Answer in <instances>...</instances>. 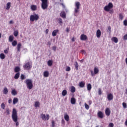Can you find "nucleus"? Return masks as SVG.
<instances>
[{"label": "nucleus", "mask_w": 127, "mask_h": 127, "mask_svg": "<svg viewBox=\"0 0 127 127\" xmlns=\"http://www.w3.org/2000/svg\"><path fill=\"white\" fill-rule=\"evenodd\" d=\"M18 103V99L17 98H14L13 99V105H15Z\"/></svg>", "instance_id": "nucleus-18"}, {"label": "nucleus", "mask_w": 127, "mask_h": 127, "mask_svg": "<svg viewBox=\"0 0 127 127\" xmlns=\"http://www.w3.org/2000/svg\"><path fill=\"white\" fill-rule=\"evenodd\" d=\"M53 64V61L52 60H49L48 62V66H51Z\"/></svg>", "instance_id": "nucleus-30"}, {"label": "nucleus", "mask_w": 127, "mask_h": 127, "mask_svg": "<svg viewBox=\"0 0 127 127\" xmlns=\"http://www.w3.org/2000/svg\"><path fill=\"white\" fill-rule=\"evenodd\" d=\"M49 76V72L48 71H45L44 72V77L47 78Z\"/></svg>", "instance_id": "nucleus-19"}, {"label": "nucleus", "mask_w": 127, "mask_h": 127, "mask_svg": "<svg viewBox=\"0 0 127 127\" xmlns=\"http://www.w3.org/2000/svg\"><path fill=\"white\" fill-rule=\"evenodd\" d=\"M32 67V64L29 62L26 63L23 65V68L24 70H30V69H31Z\"/></svg>", "instance_id": "nucleus-7"}, {"label": "nucleus", "mask_w": 127, "mask_h": 127, "mask_svg": "<svg viewBox=\"0 0 127 127\" xmlns=\"http://www.w3.org/2000/svg\"><path fill=\"white\" fill-rule=\"evenodd\" d=\"M19 71H20V68L19 66H16L14 69V72L16 73H19Z\"/></svg>", "instance_id": "nucleus-23"}, {"label": "nucleus", "mask_w": 127, "mask_h": 127, "mask_svg": "<svg viewBox=\"0 0 127 127\" xmlns=\"http://www.w3.org/2000/svg\"><path fill=\"white\" fill-rule=\"evenodd\" d=\"M0 59H4L5 58V56L4 54L1 53L0 54Z\"/></svg>", "instance_id": "nucleus-37"}, {"label": "nucleus", "mask_w": 127, "mask_h": 127, "mask_svg": "<svg viewBox=\"0 0 127 127\" xmlns=\"http://www.w3.org/2000/svg\"><path fill=\"white\" fill-rule=\"evenodd\" d=\"M31 9H32L33 11L36 10V9H37V6H36V5H31Z\"/></svg>", "instance_id": "nucleus-24"}, {"label": "nucleus", "mask_w": 127, "mask_h": 127, "mask_svg": "<svg viewBox=\"0 0 127 127\" xmlns=\"http://www.w3.org/2000/svg\"><path fill=\"white\" fill-rule=\"evenodd\" d=\"M71 70V68L69 66H67L66 68L65 71H66V72H68L69 71H70Z\"/></svg>", "instance_id": "nucleus-47"}, {"label": "nucleus", "mask_w": 127, "mask_h": 127, "mask_svg": "<svg viewBox=\"0 0 127 127\" xmlns=\"http://www.w3.org/2000/svg\"><path fill=\"white\" fill-rule=\"evenodd\" d=\"M70 102L72 105H75V104H76V99L73 97L71 98L70 99Z\"/></svg>", "instance_id": "nucleus-21"}, {"label": "nucleus", "mask_w": 127, "mask_h": 127, "mask_svg": "<svg viewBox=\"0 0 127 127\" xmlns=\"http://www.w3.org/2000/svg\"><path fill=\"white\" fill-rule=\"evenodd\" d=\"M119 18L121 19V20H123L124 19V15L122 13L119 14Z\"/></svg>", "instance_id": "nucleus-39"}, {"label": "nucleus", "mask_w": 127, "mask_h": 127, "mask_svg": "<svg viewBox=\"0 0 127 127\" xmlns=\"http://www.w3.org/2000/svg\"><path fill=\"white\" fill-rule=\"evenodd\" d=\"M12 23H13V21H12V20H11L9 21V24H12Z\"/></svg>", "instance_id": "nucleus-63"}, {"label": "nucleus", "mask_w": 127, "mask_h": 127, "mask_svg": "<svg viewBox=\"0 0 127 127\" xmlns=\"http://www.w3.org/2000/svg\"><path fill=\"white\" fill-rule=\"evenodd\" d=\"M39 19V15L37 14H34L33 15H31L30 16V20L33 22V21H37Z\"/></svg>", "instance_id": "nucleus-4"}, {"label": "nucleus", "mask_w": 127, "mask_h": 127, "mask_svg": "<svg viewBox=\"0 0 127 127\" xmlns=\"http://www.w3.org/2000/svg\"><path fill=\"white\" fill-rule=\"evenodd\" d=\"M11 118L14 123H15L16 126L18 127L19 126V123L17 122L18 116H17V111L15 108H13L12 110Z\"/></svg>", "instance_id": "nucleus-1"}, {"label": "nucleus", "mask_w": 127, "mask_h": 127, "mask_svg": "<svg viewBox=\"0 0 127 127\" xmlns=\"http://www.w3.org/2000/svg\"><path fill=\"white\" fill-rule=\"evenodd\" d=\"M3 93L4 94V95H7L8 93V90L7 89V88L5 87L4 88V90H3Z\"/></svg>", "instance_id": "nucleus-26"}, {"label": "nucleus", "mask_w": 127, "mask_h": 127, "mask_svg": "<svg viewBox=\"0 0 127 127\" xmlns=\"http://www.w3.org/2000/svg\"><path fill=\"white\" fill-rule=\"evenodd\" d=\"M99 68H98V67H95L94 68V71H93V70H90V73H91V75L92 77H94V76H95V75L98 74V73H99Z\"/></svg>", "instance_id": "nucleus-8"}, {"label": "nucleus", "mask_w": 127, "mask_h": 127, "mask_svg": "<svg viewBox=\"0 0 127 127\" xmlns=\"http://www.w3.org/2000/svg\"><path fill=\"white\" fill-rule=\"evenodd\" d=\"M88 39V37L87 35L85 34H81L80 36V40H82V41H85Z\"/></svg>", "instance_id": "nucleus-10"}, {"label": "nucleus", "mask_w": 127, "mask_h": 127, "mask_svg": "<svg viewBox=\"0 0 127 127\" xmlns=\"http://www.w3.org/2000/svg\"><path fill=\"white\" fill-rule=\"evenodd\" d=\"M125 125L127 126V119L126 120Z\"/></svg>", "instance_id": "nucleus-64"}, {"label": "nucleus", "mask_w": 127, "mask_h": 127, "mask_svg": "<svg viewBox=\"0 0 127 127\" xmlns=\"http://www.w3.org/2000/svg\"><path fill=\"white\" fill-rule=\"evenodd\" d=\"M62 124L63 125H65V121L64 120V119H62Z\"/></svg>", "instance_id": "nucleus-55"}, {"label": "nucleus", "mask_w": 127, "mask_h": 127, "mask_svg": "<svg viewBox=\"0 0 127 127\" xmlns=\"http://www.w3.org/2000/svg\"><path fill=\"white\" fill-rule=\"evenodd\" d=\"M19 75H20L19 72H17L16 74H15V76L14 77V79H15L16 80L18 79V78H19Z\"/></svg>", "instance_id": "nucleus-31"}, {"label": "nucleus", "mask_w": 127, "mask_h": 127, "mask_svg": "<svg viewBox=\"0 0 127 127\" xmlns=\"http://www.w3.org/2000/svg\"><path fill=\"white\" fill-rule=\"evenodd\" d=\"M70 92L71 93H75L76 92V88L74 86H71L70 89Z\"/></svg>", "instance_id": "nucleus-27"}, {"label": "nucleus", "mask_w": 127, "mask_h": 127, "mask_svg": "<svg viewBox=\"0 0 127 127\" xmlns=\"http://www.w3.org/2000/svg\"><path fill=\"white\" fill-rule=\"evenodd\" d=\"M105 114L106 116H109L111 115V110L109 108H107L105 110Z\"/></svg>", "instance_id": "nucleus-15"}, {"label": "nucleus", "mask_w": 127, "mask_h": 127, "mask_svg": "<svg viewBox=\"0 0 127 127\" xmlns=\"http://www.w3.org/2000/svg\"><path fill=\"white\" fill-rule=\"evenodd\" d=\"M17 45V41H13L12 42V46H16V45Z\"/></svg>", "instance_id": "nucleus-36"}, {"label": "nucleus", "mask_w": 127, "mask_h": 127, "mask_svg": "<svg viewBox=\"0 0 127 127\" xmlns=\"http://www.w3.org/2000/svg\"><path fill=\"white\" fill-rule=\"evenodd\" d=\"M64 120L66 121V122H69V116L67 114L64 115Z\"/></svg>", "instance_id": "nucleus-32"}, {"label": "nucleus", "mask_w": 127, "mask_h": 127, "mask_svg": "<svg viewBox=\"0 0 127 127\" xmlns=\"http://www.w3.org/2000/svg\"><path fill=\"white\" fill-rule=\"evenodd\" d=\"M40 106V103L38 101H36L35 102V107L36 108H38Z\"/></svg>", "instance_id": "nucleus-29"}, {"label": "nucleus", "mask_w": 127, "mask_h": 127, "mask_svg": "<svg viewBox=\"0 0 127 127\" xmlns=\"http://www.w3.org/2000/svg\"><path fill=\"white\" fill-rule=\"evenodd\" d=\"M21 48V43H19L17 46V50L18 52H20Z\"/></svg>", "instance_id": "nucleus-16"}, {"label": "nucleus", "mask_w": 127, "mask_h": 127, "mask_svg": "<svg viewBox=\"0 0 127 127\" xmlns=\"http://www.w3.org/2000/svg\"><path fill=\"white\" fill-rule=\"evenodd\" d=\"M58 33H59V30L58 29L54 30L52 33V36H54V37L56 36Z\"/></svg>", "instance_id": "nucleus-13"}, {"label": "nucleus", "mask_w": 127, "mask_h": 127, "mask_svg": "<svg viewBox=\"0 0 127 127\" xmlns=\"http://www.w3.org/2000/svg\"><path fill=\"white\" fill-rule=\"evenodd\" d=\"M97 116L100 119H103V118H104V114H103V112L101 111L98 112Z\"/></svg>", "instance_id": "nucleus-14"}, {"label": "nucleus", "mask_w": 127, "mask_h": 127, "mask_svg": "<svg viewBox=\"0 0 127 127\" xmlns=\"http://www.w3.org/2000/svg\"><path fill=\"white\" fill-rule=\"evenodd\" d=\"M40 118L46 122V121H49V119H50V115L49 114H46L42 113L40 116Z\"/></svg>", "instance_id": "nucleus-5"}, {"label": "nucleus", "mask_w": 127, "mask_h": 127, "mask_svg": "<svg viewBox=\"0 0 127 127\" xmlns=\"http://www.w3.org/2000/svg\"><path fill=\"white\" fill-rule=\"evenodd\" d=\"M11 4V3H10V2H8L7 3L6 7V9H7V10H8V9H9V8H10Z\"/></svg>", "instance_id": "nucleus-22"}, {"label": "nucleus", "mask_w": 127, "mask_h": 127, "mask_svg": "<svg viewBox=\"0 0 127 127\" xmlns=\"http://www.w3.org/2000/svg\"><path fill=\"white\" fill-rule=\"evenodd\" d=\"M112 41H114V42H115V43H118V42H119V40L118 39V38L116 37H114L112 38Z\"/></svg>", "instance_id": "nucleus-20"}, {"label": "nucleus", "mask_w": 127, "mask_h": 127, "mask_svg": "<svg viewBox=\"0 0 127 127\" xmlns=\"http://www.w3.org/2000/svg\"><path fill=\"white\" fill-rule=\"evenodd\" d=\"M0 106L2 110H4V109H5V105L4 104V103H1Z\"/></svg>", "instance_id": "nucleus-40"}, {"label": "nucleus", "mask_w": 127, "mask_h": 127, "mask_svg": "<svg viewBox=\"0 0 127 127\" xmlns=\"http://www.w3.org/2000/svg\"><path fill=\"white\" fill-rule=\"evenodd\" d=\"M6 115H9V114H10V111H9V109L8 108L6 109Z\"/></svg>", "instance_id": "nucleus-43"}, {"label": "nucleus", "mask_w": 127, "mask_h": 127, "mask_svg": "<svg viewBox=\"0 0 127 127\" xmlns=\"http://www.w3.org/2000/svg\"><path fill=\"white\" fill-rule=\"evenodd\" d=\"M98 94H99V95H102V90H101V88H99L98 89Z\"/></svg>", "instance_id": "nucleus-51"}, {"label": "nucleus", "mask_w": 127, "mask_h": 127, "mask_svg": "<svg viewBox=\"0 0 127 127\" xmlns=\"http://www.w3.org/2000/svg\"><path fill=\"white\" fill-rule=\"evenodd\" d=\"M109 13H111L112 14V13H114V10H111L109 11Z\"/></svg>", "instance_id": "nucleus-57"}, {"label": "nucleus", "mask_w": 127, "mask_h": 127, "mask_svg": "<svg viewBox=\"0 0 127 127\" xmlns=\"http://www.w3.org/2000/svg\"><path fill=\"white\" fill-rule=\"evenodd\" d=\"M42 1L41 8L45 10L48 8V0H41Z\"/></svg>", "instance_id": "nucleus-3"}, {"label": "nucleus", "mask_w": 127, "mask_h": 127, "mask_svg": "<svg viewBox=\"0 0 127 127\" xmlns=\"http://www.w3.org/2000/svg\"><path fill=\"white\" fill-rule=\"evenodd\" d=\"M80 2H76L75 3V6L76 8L74 9L75 13H77V12H79V9L80 8Z\"/></svg>", "instance_id": "nucleus-9"}, {"label": "nucleus", "mask_w": 127, "mask_h": 127, "mask_svg": "<svg viewBox=\"0 0 127 127\" xmlns=\"http://www.w3.org/2000/svg\"><path fill=\"white\" fill-rule=\"evenodd\" d=\"M81 52L82 53H83V54H86V51H85V50H81Z\"/></svg>", "instance_id": "nucleus-53"}, {"label": "nucleus", "mask_w": 127, "mask_h": 127, "mask_svg": "<svg viewBox=\"0 0 127 127\" xmlns=\"http://www.w3.org/2000/svg\"><path fill=\"white\" fill-rule=\"evenodd\" d=\"M11 94L14 96H15V95H17V93L16 92V91L15 90V89H13L12 90Z\"/></svg>", "instance_id": "nucleus-33"}, {"label": "nucleus", "mask_w": 127, "mask_h": 127, "mask_svg": "<svg viewBox=\"0 0 127 127\" xmlns=\"http://www.w3.org/2000/svg\"><path fill=\"white\" fill-rule=\"evenodd\" d=\"M124 24L125 25V26H127V20H125L124 21Z\"/></svg>", "instance_id": "nucleus-52"}, {"label": "nucleus", "mask_w": 127, "mask_h": 127, "mask_svg": "<svg viewBox=\"0 0 127 127\" xmlns=\"http://www.w3.org/2000/svg\"><path fill=\"white\" fill-rule=\"evenodd\" d=\"M70 31V29L69 28H66V32H69Z\"/></svg>", "instance_id": "nucleus-61"}, {"label": "nucleus", "mask_w": 127, "mask_h": 127, "mask_svg": "<svg viewBox=\"0 0 127 127\" xmlns=\"http://www.w3.org/2000/svg\"><path fill=\"white\" fill-rule=\"evenodd\" d=\"M111 28L110 26L108 27V30H109V31L111 32Z\"/></svg>", "instance_id": "nucleus-62"}, {"label": "nucleus", "mask_w": 127, "mask_h": 127, "mask_svg": "<svg viewBox=\"0 0 127 127\" xmlns=\"http://www.w3.org/2000/svg\"><path fill=\"white\" fill-rule=\"evenodd\" d=\"M71 41L74 42L75 41V37H72L71 39Z\"/></svg>", "instance_id": "nucleus-60"}, {"label": "nucleus", "mask_w": 127, "mask_h": 127, "mask_svg": "<svg viewBox=\"0 0 127 127\" xmlns=\"http://www.w3.org/2000/svg\"><path fill=\"white\" fill-rule=\"evenodd\" d=\"M123 107L124 108V109H127V103L123 102Z\"/></svg>", "instance_id": "nucleus-44"}, {"label": "nucleus", "mask_w": 127, "mask_h": 127, "mask_svg": "<svg viewBox=\"0 0 127 127\" xmlns=\"http://www.w3.org/2000/svg\"><path fill=\"white\" fill-rule=\"evenodd\" d=\"M62 95L63 96H66V95H67V90H64L63 91H62Z\"/></svg>", "instance_id": "nucleus-35"}, {"label": "nucleus", "mask_w": 127, "mask_h": 127, "mask_svg": "<svg viewBox=\"0 0 127 127\" xmlns=\"http://www.w3.org/2000/svg\"><path fill=\"white\" fill-rule=\"evenodd\" d=\"M49 32V30H48V29H47L46 30V34H48V32Z\"/></svg>", "instance_id": "nucleus-59"}, {"label": "nucleus", "mask_w": 127, "mask_h": 127, "mask_svg": "<svg viewBox=\"0 0 127 127\" xmlns=\"http://www.w3.org/2000/svg\"><path fill=\"white\" fill-rule=\"evenodd\" d=\"M13 35L14 36H15V37H16V36L18 35V31H15L13 33Z\"/></svg>", "instance_id": "nucleus-41"}, {"label": "nucleus", "mask_w": 127, "mask_h": 127, "mask_svg": "<svg viewBox=\"0 0 127 127\" xmlns=\"http://www.w3.org/2000/svg\"><path fill=\"white\" fill-rule=\"evenodd\" d=\"M101 35H102V32L100 29H98L96 31V36L97 38H100Z\"/></svg>", "instance_id": "nucleus-12"}, {"label": "nucleus", "mask_w": 127, "mask_h": 127, "mask_svg": "<svg viewBox=\"0 0 127 127\" xmlns=\"http://www.w3.org/2000/svg\"><path fill=\"white\" fill-rule=\"evenodd\" d=\"M13 38H14L13 36H12V35L10 36L9 37V41L10 42H12V41H13Z\"/></svg>", "instance_id": "nucleus-34"}, {"label": "nucleus", "mask_w": 127, "mask_h": 127, "mask_svg": "<svg viewBox=\"0 0 127 127\" xmlns=\"http://www.w3.org/2000/svg\"><path fill=\"white\" fill-rule=\"evenodd\" d=\"M107 99L108 101H112L114 99V95L112 93H109L107 95Z\"/></svg>", "instance_id": "nucleus-11"}, {"label": "nucleus", "mask_w": 127, "mask_h": 127, "mask_svg": "<svg viewBox=\"0 0 127 127\" xmlns=\"http://www.w3.org/2000/svg\"><path fill=\"white\" fill-rule=\"evenodd\" d=\"M79 86L80 88H84L85 87V82L83 81H81L79 83Z\"/></svg>", "instance_id": "nucleus-17"}, {"label": "nucleus", "mask_w": 127, "mask_h": 127, "mask_svg": "<svg viewBox=\"0 0 127 127\" xmlns=\"http://www.w3.org/2000/svg\"><path fill=\"white\" fill-rule=\"evenodd\" d=\"M32 83V80L30 79H27L26 80L25 84L27 85V88L29 90H31L33 88V84Z\"/></svg>", "instance_id": "nucleus-2"}, {"label": "nucleus", "mask_w": 127, "mask_h": 127, "mask_svg": "<svg viewBox=\"0 0 127 127\" xmlns=\"http://www.w3.org/2000/svg\"><path fill=\"white\" fill-rule=\"evenodd\" d=\"M61 16L63 17V18H66V13L65 12H63L61 13Z\"/></svg>", "instance_id": "nucleus-28"}, {"label": "nucleus", "mask_w": 127, "mask_h": 127, "mask_svg": "<svg viewBox=\"0 0 127 127\" xmlns=\"http://www.w3.org/2000/svg\"><path fill=\"white\" fill-rule=\"evenodd\" d=\"M4 53H5V54H7V53H8V51L7 50H4Z\"/></svg>", "instance_id": "nucleus-54"}, {"label": "nucleus", "mask_w": 127, "mask_h": 127, "mask_svg": "<svg viewBox=\"0 0 127 127\" xmlns=\"http://www.w3.org/2000/svg\"><path fill=\"white\" fill-rule=\"evenodd\" d=\"M52 127H55V122L54 121L52 122Z\"/></svg>", "instance_id": "nucleus-48"}, {"label": "nucleus", "mask_w": 127, "mask_h": 127, "mask_svg": "<svg viewBox=\"0 0 127 127\" xmlns=\"http://www.w3.org/2000/svg\"><path fill=\"white\" fill-rule=\"evenodd\" d=\"M123 39L124 40H127V34H126L124 36Z\"/></svg>", "instance_id": "nucleus-50"}, {"label": "nucleus", "mask_w": 127, "mask_h": 127, "mask_svg": "<svg viewBox=\"0 0 127 127\" xmlns=\"http://www.w3.org/2000/svg\"><path fill=\"white\" fill-rule=\"evenodd\" d=\"M113 7H114V5L113 4V3L109 2L107 5L104 7V10H105V11L109 12L110 11V9H112Z\"/></svg>", "instance_id": "nucleus-6"}, {"label": "nucleus", "mask_w": 127, "mask_h": 127, "mask_svg": "<svg viewBox=\"0 0 127 127\" xmlns=\"http://www.w3.org/2000/svg\"><path fill=\"white\" fill-rule=\"evenodd\" d=\"M84 106L86 110H89V105L87 104L86 103H85Z\"/></svg>", "instance_id": "nucleus-45"}, {"label": "nucleus", "mask_w": 127, "mask_h": 127, "mask_svg": "<svg viewBox=\"0 0 127 127\" xmlns=\"http://www.w3.org/2000/svg\"><path fill=\"white\" fill-rule=\"evenodd\" d=\"M58 21L60 24H62V23H63V21L62 20V19H61V18H59L58 19Z\"/></svg>", "instance_id": "nucleus-42"}, {"label": "nucleus", "mask_w": 127, "mask_h": 127, "mask_svg": "<svg viewBox=\"0 0 127 127\" xmlns=\"http://www.w3.org/2000/svg\"><path fill=\"white\" fill-rule=\"evenodd\" d=\"M75 68L76 69V70L79 69V64L77 62H75Z\"/></svg>", "instance_id": "nucleus-38"}, {"label": "nucleus", "mask_w": 127, "mask_h": 127, "mask_svg": "<svg viewBox=\"0 0 127 127\" xmlns=\"http://www.w3.org/2000/svg\"><path fill=\"white\" fill-rule=\"evenodd\" d=\"M52 48H53V50L54 51H56V46L53 47Z\"/></svg>", "instance_id": "nucleus-56"}, {"label": "nucleus", "mask_w": 127, "mask_h": 127, "mask_svg": "<svg viewBox=\"0 0 127 127\" xmlns=\"http://www.w3.org/2000/svg\"><path fill=\"white\" fill-rule=\"evenodd\" d=\"M87 88L88 91H91V90H92V85L90 83L88 84L87 85Z\"/></svg>", "instance_id": "nucleus-25"}, {"label": "nucleus", "mask_w": 127, "mask_h": 127, "mask_svg": "<svg viewBox=\"0 0 127 127\" xmlns=\"http://www.w3.org/2000/svg\"><path fill=\"white\" fill-rule=\"evenodd\" d=\"M11 102H12L11 99H9L8 101V103L11 104Z\"/></svg>", "instance_id": "nucleus-58"}, {"label": "nucleus", "mask_w": 127, "mask_h": 127, "mask_svg": "<svg viewBox=\"0 0 127 127\" xmlns=\"http://www.w3.org/2000/svg\"><path fill=\"white\" fill-rule=\"evenodd\" d=\"M20 78L21 80H24V79H25V76L22 74L20 76Z\"/></svg>", "instance_id": "nucleus-46"}, {"label": "nucleus", "mask_w": 127, "mask_h": 127, "mask_svg": "<svg viewBox=\"0 0 127 127\" xmlns=\"http://www.w3.org/2000/svg\"><path fill=\"white\" fill-rule=\"evenodd\" d=\"M108 127H114V123H110L108 126Z\"/></svg>", "instance_id": "nucleus-49"}]
</instances>
